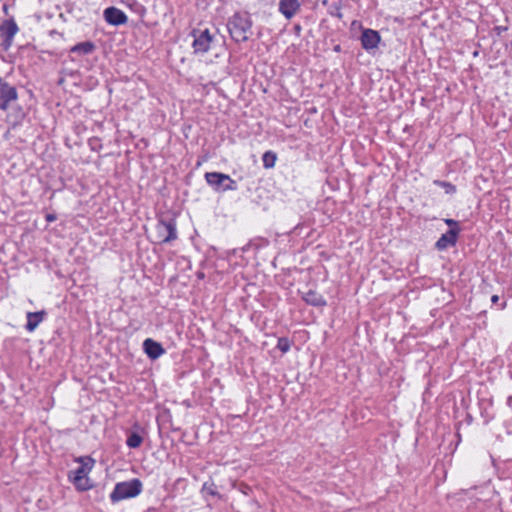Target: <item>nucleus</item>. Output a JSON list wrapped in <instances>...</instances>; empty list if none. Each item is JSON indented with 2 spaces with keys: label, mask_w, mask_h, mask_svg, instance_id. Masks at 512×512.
Instances as JSON below:
<instances>
[{
  "label": "nucleus",
  "mask_w": 512,
  "mask_h": 512,
  "mask_svg": "<svg viewBox=\"0 0 512 512\" xmlns=\"http://www.w3.org/2000/svg\"><path fill=\"white\" fill-rule=\"evenodd\" d=\"M77 461L81 465L69 473V479L78 490L86 491L92 487L88 474L93 468L94 461L91 458H79Z\"/></svg>",
  "instance_id": "obj_1"
},
{
  "label": "nucleus",
  "mask_w": 512,
  "mask_h": 512,
  "mask_svg": "<svg viewBox=\"0 0 512 512\" xmlns=\"http://www.w3.org/2000/svg\"><path fill=\"white\" fill-rule=\"evenodd\" d=\"M252 23L247 14H235L228 22V30L236 42H244L248 39Z\"/></svg>",
  "instance_id": "obj_2"
},
{
  "label": "nucleus",
  "mask_w": 512,
  "mask_h": 512,
  "mask_svg": "<svg viewBox=\"0 0 512 512\" xmlns=\"http://www.w3.org/2000/svg\"><path fill=\"white\" fill-rule=\"evenodd\" d=\"M142 491V483L139 479L119 482L115 485L114 490L110 494L113 503L121 500L138 496Z\"/></svg>",
  "instance_id": "obj_3"
},
{
  "label": "nucleus",
  "mask_w": 512,
  "mask_h": 512,
  "mask_svg": "<svg viewBox=\"0 0 512 512\" xmlns=\"http://www.w3.org/2000/svg\"><path fill=\"white\" fill-rule=\"evenodd\" d=\"M207 183L217 192L236 190L237 184L229 175L219 172H207L205 174Z\"/></svg>",
  "instance_id": "obj_4"
},
{
  "label": "nucleus",
  "mask_w": 512,
  "mask_h": 512,
  "mask_svg": "<svg viewBox=\"0 0 512 512\" xmlns=\"http://www.w3.org/2000/svg\"><path fill=\"white\" fill-rule=\"evenodd\" d=\"M192 35L194 38L192 43L194 52L206 53L213 43L214 35H212L208 29H195Z\"/></svg>",
  "instance_id": "obj_5"
},
{
  "label": "nucleus",
  "mask_w": 512,
  "mask_h": 512,
  "mask_svg": "<svg viewBox=\"0 0 512 512\" xmlns=\"http://www.w3.org/2000/svg\"><path fill=\"white\" fill-rule=\"evenodd\" d=\"M18 30V26L13 19L6 20L0 25L1 46L4 50H8L11 47Z\"/></svg>",
  "instance_id": "obj_6"
},
{
  "label": "nucleus",
  "mask_w": 512,
  "mask_h": 512,
  "mask_svg": "<svg viewBox=\"0 0 512 512\" xmlns=\"http://www.w3.org/2000/svg\"><path fill=\"white\" fill-rule=\"evenodd\" d=\"M17 100V91L15 87L4 82L0 78V109L7 110Z\"/></svg>",
  "instance_id": "obj_7"
},
{
  "label": "nucleus",
  "mask_w": 512,
  "mask_h": 512,
  "mask_svg": "<svg viewBox=\"0 0 512 512\" xmlns=\"http://www.w3.org/2000/svg\"><path fill=\"white\" fill-rule=\"evenodd\" d=\"M156 229L161 242L168 243L177 238L176 226L173 221H161Z\"/></svg>",
  "instance_id": "obj_8"
},
{
  "label": "nucleus",
  "mask_w": 512,
  "mask_h": 512,
  "mask_svg": "<svg viewBox=\"0 0 512 512\" xmlns=\"http://www.w3.org/2000/svg\"><path fill=\"white\" fill-rule=\"evenodd\" d=\"M104 19L111 25H122L128 21L127 15L116 7H108L103 12Z\"/></svg>",
  "instance_id": "obj_9"
},
{
  "label": "nucleus",
  "mask_w": 512,
  "mask_h": 512,
  "mask_svg": "<svg viewBox=\"0 0 512 512\" xmlns=\"http://www.w3.org/2000/svg\"><path fill=\"white\" fill-rule=\"evenodd\" d=\"M300 6V0H280L279 11L287 19H291L299 11Z\"/></svg>",
  "instance_id": "obj_10"
},
{
  "label": "nucleus",
  "mask_w": 512,
  "mask_h": 512,
  "mask_svg": "<svg viewBox=\"0 0 512 512\" xmlns=\"http://www.w3.org/2000/svg\"><path fill=\"white\" fill-rule=\"evenodd\" d=\"M380 41V35L378 32L366 29L363 31L361 36V43L364 49L371 50L377 47Z\"/></svg>",
  "instance_id": "obj_11"
},
{
  "label": "nucleus",
  "mask_w": 512,
  "mask_h": 512,
  "mask_svg": "<svg viewBox=\"0 0 512 512\" xmlns=\"http://www.w3.org/2000/svg\"><path fill=\"white\" fill-rule=\"evenodd\" d=\"M143 348L148 357L153 360L159 358L165 353V350L161 344L150 338L143 342Z\"/></svg>",
  "instance_id": "obj_12"
},
{
  "label": "nucleus",
  "mask_w": 512,
  "mask_h": 512,
  "mask_svg": "<svg viewBox=\"0 0 512 512\" xmlns=\"http://www.w3.org/2000/svg\"><path fill=\"white\" fill-rule=\"evenodd\" d=\"M459 229L451 228L448 232L443 234L436 242V247L439 250L446 249L449 246H453L456 243Z\"/></svg>",
  "instance_id": "obj_13"
},
{
  "label": "nucleus",
  "mask_w": 512,
  "mask_h": 512,
  "mask_svg": "<svg viewBox=\"0 0 512 512\" xmlns=\"http://www.w3.org/2000/svg\"><path fill=\"white\" fill-rule=\"evenodd\" d=\"M45 316L46 312L44 310L38 312H28L26 329L29 332H33L38 327V325L44 320Z\"/></svg>",
  "instance_id": "obj_14"
},
{
  "label": "nucleus",
  "mask_w": 512,
  "mask_h": 512,
  "mask_svg": "<svg viewBox=\"0 0 512 512\" xmlns=\"http://www.w3.org/2000/svg\"><path fill=\"white\" fill-rule=\"evenodd\" d=\"M305 301L309 304H312L314 306H321V305H324L325 304V301L323 300V298L321 296H319L317 293L315 292H308L306 294V296L304 297Z\"/></svg>",
  "instance_id": "obj_15"
},
{
  "label": "nucleus",
  "mask_w": 512,
  "mask_h": 512,
  "mask_svg": "<svg viewBox=\"0 0 512 512\" xmlns=\"http://www.w3.org/2000/svg\"><path fill=\"white\" fill-rule=\"evenodd\" d=\"M276 154L271 152V151H267L263 154V157H262V161H263V166L265 168H272L274 167L275 163H276Z\"/></svg>",
  "instance_id": "obj_16"
},
{
  "label": "nucleus",
  "mask_w": 512,
  "mask_h": 512,
  "mask_svg": "<svg viewBox=\"0 0 512 512\" xmlns=\"http://www.w3.org/2000/svg\"><path fill=\"white\" fill-rule=\"evenodd\" d=\"M94 48V45L91 43V42H84V43H80L78 45H75L71 51L72 52H79V53H82V54H89L90 52H92Z\"/></svg>",
  "instance_id": "obj_17"
},
{
  "label": "nucleus",
  "mask_w": 512,
  "mask_h": 512,
  "mask_svg": "<svg viewBox=\"0 0 512 512\" xmlns=\"http://www.w3.org/2000/svg\"><path fill=\"white\" fill-rule=\"evenodd\" d=\"M142 442H143V438L139 434L132 433L127 438L126 443L130 448H138L142 444Z\"/></svg>",
  "instance_id": "obj_18"
},
{
  "label": "nucleus",
  "mask_w": 512,
  "mask_h": 512,
  "mask_svg": "<svg viewBox=\"0 0 512 512\" xmlns=\"http://www.w3.org/2000/svg\"><path fill=\"white\" fill-rule=\"evenodd\" d=\"M434 184L442 187L447 194H453L456 192V187L449 182L435 180Z\"/></svg>",
  "instance_id": "obj_19"
},
{
  "label": "nucleus",
  "mask_w": 512,
  "mask_h": 512,
  "mask_svg": "<svg viewBox=\"0 0 512 512\" xmlns=\"http://www.w3.org/2000/svg\"><path fill=\"white\" fill-rule=\"evenodd\" d=\"M277 347L279 350H281L283 353H286L290 349V343L288 339L286 338H280L278 340Z\"/></svg>",
  "instance_id": "obj_20"
},
{
  "label": "nucleus",
  "mask_w": 512,
  "mask_h": 512,
  "mask_svg": "<svg viewBox=\"0 0 512 512\" xmlns=\"http://www.w3.org/2000/svg\"><path fill=\"white\" fill-rule=\"evenodd\" d=\"M446 224H448L451 228L458 229V223L453 219H446Z\"/></svg>",
  "instance_id": "obj_21"
},
{
  "label": "nucleus",
  "mask_w": 512,
  "mask_h": 512,
  "mask_svg": "<svg viewBox=\"0 0 512 512\" xmlns=\"http://www.w3.org/2000/svg\"><path fill=\"white\" fill-rule=\"evenodd\" d=\"M55 219H56V218H55V216H54V215H50V214H49V215H47V216H46V220H47V221H49V222H52V221H54Z\"/></svg>",
  "instance_id": "obj_22"
},
{
  "label": "nucleus",
  "mask_w": 512,
  "mask_h": 512,
  "mask_svg": "<svg viewBox=\"0 0 512 512\" xmlns=\"http://www.w3.org/2000/svg\"><path fill=\"white\" fill-rule=\"evenodd\" d=\"M491 300H492L493 303H497L498 300H499V297L497 295H493Z\"/></svg>",
  "instance_id": "obj_23"
}]
</instances>
